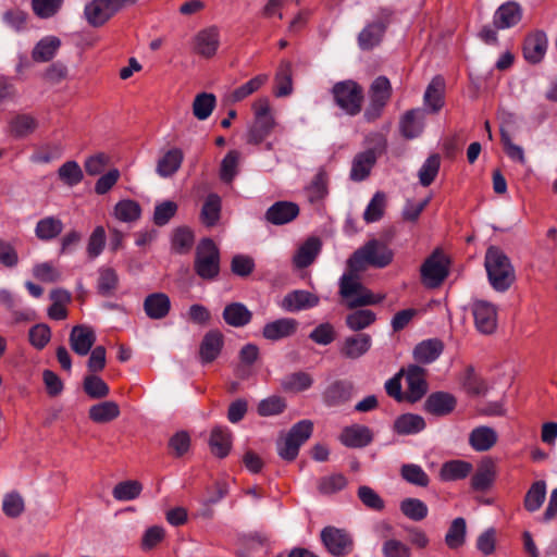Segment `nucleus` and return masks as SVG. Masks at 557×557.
Instances as JSON below:
<instances>
[{
  "instance_id": "1",
  "label": "nucleus",
  "mask_w": 557,
  "mask_h": 557,
  "mask_svg": "<svg viewBox=\"0 0 557 557\" xmlns=\"http://www.w3.org/2000/svg\"><path fill=\"white\" fill-rule=\"evenodd\" d=\"M392 260V250L377 239L369 240L349 257L346 271L338 282V293L347 308L372 306L382 301L383 296L374 295L362 284L360 272L368 265L385 268Z\"/></svg>"
},
{
  "instance_id": "2",
  "label": "nucleus",
  "mask_w": 557,
  "mask_h": 557,
  "mask_svg": "<svg viewBox=\"0 0 557 557\" xmlns=\"http://www.w3.org/2000/svg\"><path fill=\"white\" fill-rule=\"evenodd\" d=\"M484 264L492 287L497 292L508 290L516 278L508 256L500 248L490 246L485 253Z\"/></svg>"
},
{
  "instance_id": "3",
  "label": "nucleus",
  "mask_w": 557,
  "mask_h": 557,
  "mask_svg": "<svg viewBox=\"0 0 557 557\" xmlns=\"http://www.w3.org/2000/svg\"><path fill=\"white\" fill-rule=\"evenodd\" d=\"M194 271L205 281H214L220 274V250L209 237L202 238L196 247Z\"/></svg>"
},
{
  "instance_id": "4",
  "label": "nucleus",
  "mask_w": 557,
  "mask_h": 557,
  "mask_svg": "<svg viewBox=\"0 0 557 557\" xmlns=\"http://www.w3.org/2000/svg\"><path fill=\"white\" fill-rule=\"evenodd\" d=\"M313 423L311 420H301L295 423L288 433L276 441L278 456L285 461H293L297 458L299 448L312 435Z\"/></svg>"
},
{
  "instance_id": "5",
  "label": "nucleus",
  "mask_w": 557,
  "mask_h": 557,
  "mask_svg": "<svg viewBox=\"0 0 557 557\" xmlns=\"http://www.w3.org/2000/svg\"><path fill=\"white\" fill-rule=\"evenodd\" d=\"M332 92L336 104L350 115L358 114L362 109L363 90L355 81L347 79L336 83Z\"/></svg>"
},
{
  "instance_id": "6",
  "label": "nucleus",
  "mask_w": 557,
  "mask_h": 557,
  "mask_svg": "<svg viewBox=\"0 0 557 557\" xmlns=\"http://www.w3.org/2000/svg\"><path fill=\"white\" fill-rule=\"evenodd\" d=\"M421 282L428 288L442 285L449 274V261L441 249H435L422 263Z\"/></svg>"
},
{
  "instance_id": "7",
  "label": "nucleus",
  "mask_w": 557,
  "mask_h": 557,
  "mask_svg": "<svg viewBox=\"0 0 557 557\" xmlns=\"http://www.w3.org/2000/svg\"><path fill=\"white\" fill-rule=\"evenodd\" d=\"M370 103L364 111L368 121L376 120L392 96V86L387 77H376L369 90Z\"/></svg>"
},
{
  "instance_id": "8",
  "label": "nucleus",
  "mask_w": 557,
  "mask_h": 557,
  "mask_svg": "<svg viewBox=\"0 0 557 557\" xmlns=\"http://www.w3.org/2000/svg\"><path fill=\"white\" fill-rule=\"evenodd\" d=\"M321 540L327 552L335 557H345L352 552L354 541L349 533L335 527H325Z\"/></svg>"
},
{
  "instance_id": "9",
  "label": "nucleus",
  "mask_w": 557,
  "mask_h": 557,
  "mask_svg": "<svg viewBox=\"0 0 557 557\" xmlns=\"http://www.w3.org/2000/svg\"><path fill=\"white\" fill-rule=\"evenodd\" d=\"M355 395V384L348 379H336L324 388L323 404L329 408H338L348 404Z\"/></svg>"
},
{
  "instance_id": "10",
  "label": "nucleus",
  "mask_w": 557,
  "mask_h": 557,
  "mask_svg": "<svg viewBox=\"0 0 557 557\" xmlns=\"http://www.w3.org/2000/svg\"><path fill=\"white\" fill-rule=\"evenodd\" d=\"M472 314L479 332L492 334L496 330L497 311L493 304L485 300L473 301Z\"/></svg>"
},
{
  "instance_id": "11",
  "label": "nucleus",
  "mask_w": 557,
  "mask_h": 557,
  "mask_svg": "<svg viewBox=\"0 0 557 557\" xmlns=\"http://www.w3.org/2000/svg\"><path fill=\"white\" fill-rule=\"evenodd\" d=\"M425 369L418 364L408 366L404 374L407 381L406 399L410 403H417L428 392V383L425 380Z\"/></svg>"
},
{
  "instance_id": "12",
  "label": "nucleus",
  "mask_w": 557,
  "mask_h": 557,
  "mask_svg": "<svg viewBox=\"0 0 557 557\" xmlns=\"http://www.w3.org/2000/svg\"><path fill=\"white\" fill-rule=\"evenodd\" d=\"M319 302L320 298L315 294L305 289H295L283 297L281 307L287 312H298L314 308Z\"/></svg>"
},
{
  "instance_id": "13",
  "label": "nucleus",
  "mask_w": 557,
  "mask_h": 557,
  "mask_svg": "<svg viewBox=\"0 0 557 557\" xmlns=\"http://www.w3.org/2000/svg\"><path fill=\"white\" fill-rule=\"evenodd\" d=\"M372 346V337L367 333H356L345 337L339 352L346 359L356 360L364 356Z\"/></svg>"
},
{
  "instance_id": "14",
  "label": "nucleus",
  "mask_w": 557,
  "mask_h": 557,
  "mask_svg": "<svg viewBox=\"0 0 557 557\" xmlns=\"http://www.w3.org/2000/svg\"><path fill=\"white\" fill-rule=\"evenodd\" d=\"M457 406L456 397L447 392H433L431 393L424 403V411L435 416L445 417L451 413Z\"/></svg>"
},
{
  "instance_id": "15",
  "label": "nucleus",
  "mask_w": 557,
  "mask_h": 557,
  "mask_svg": "<svg viewBox=\"0 0 557 557\" xmlns=\"http://www.w3.org/2000/svg\"><path fill=\"white\" fill-rule=\"evenodd\" d=\"M96 342L95 331L87 325H75L70 334V346L78 356H86Z\"/></svg>"
},
{
  "instance_id": "16",
  "label": "nucleus",
  "mask_w": 557,
  "mask_h": 557,
  "mask_svg": "<svg viewBox=\"0 0 557 557\" xmlns=\"http://www.w3.org/2000/svg\"><path fill=\"white\" fill-rule=\"evenodd\" d=\"M339 440L346 447L363 448L372 443L373 433L367 425L352 424L343 430Z\"/></svg>"
},
{
  "instance_id": "17",
  "label": "nucleus",
  "mask_w": 557,
  "mask_h": 557,
  "mask_svg": "<svg viewBox=\"0 0 557 557\" xmlns=\"http://www.w3.org/2000/svg\"><path fill=\"white\" fill-rule=\"evenodd\" d=\"M298 325V321L293 318H281L267 323L262 329V335L268 341L277 342L294 335Z\"/></svg>"
},
{
  "instance_id": "18",
  "label": "nucleus",
  "mask_w": 557,
  "mask_h": 557,
  "mask_svg": "<svg viewBox=\"0 0 557 557\" xmlns=\"http://www.w3.org/2000/svg\"><path fill=\"white\" fill-rule=\"evenodd\" d=\"M115 14L108 0H92L85 8L87 22L94 27L106 24Z\"/></svg>"
},
{
  "instance_id": "19",
  "label": "nucleus",
  "mask_w": 557,
  "mask_h": 557,
  "mask_svg": "<svg viewBox=\"0 0 557 557\" xmlns=\"http://www.w3.org/2000/svg\"><path fill=\"white\" fill-rule=\"evenodd\" d=\"M171 309L170 297L164 293L149 294L144 300V310L148 318L161 320L165 318Z\"/></svg>"
},
{
  "instance_id": "20",
  "label": "nucleus",
  "mask_w": 557,
  "mask_h": 557,
  "mask_svg": "<svg viewBox=\"0 0 557 557\" xmlns=\"http://www.w3.org/2000/svg\"><path fill=\"white\" fill-rule=\"evenodd\" d=\"M547 38L544 32L529 35L523 44V55L531 63H539L545 55Z\"/></svg>"
},
{
  "instance_id": "21",
  "label": "nucleus",
  "mask_w": 557,
  "mask_h": 557,
  "mask_svg": "<svg viewBox=\"0 0 557 557\" xmlns=\"http://www.w3.org/2000/svg\"><path fill=\"white\" fill-rule=\"evenodd\" d=\"M225 323L233 327H243L251 322L252 312L243 302H231L222 312Z\"/></svg>"
},
{
  "instance_id": "22",
  "label": "nucleus",
  "mask_w": 557,
  "mask_h": 557,
  "mask_svg": "<svg viewBox=\"0 0 557 557\" xmlns=\"http://www.w3.org/2000/svg\"><path fill=\"white\" fill-rule=\"evenodd\" d=\"M223 343V334L220 331H209L200 344L199 354L202 362L209 363L215 360L221 352Z\"/></svg>"
},
{
  "instance_id": "23",
  "label": "nucleus",
  "mask_w": 557,
  "mask_h": 557,
  "mask_svg": "<svg viewBox=\"0 0 557 557\" xmlns=\"http://www.w3.org/2000/svg\"><path fill=\"white\" fill-rule=\"evenodd\" d=\"M426 426L423 417L414 413H403L393 423V431L398 435H414Z\"/></svg>"
},
{
  "instance_id": "24",
  "label": "nucleus",
  "mask_w": 557,
  "mask_h": 557,
  "mask_svg": "<svg viewBox=\"0 0 557 557\" xmlns=\"http://www.w3.org/2000/svg\"><path fill=\"white\" fill-rule=\"evenodd\" d=\"M445 81L442 76H435L424 94V102L430 108L431 113L438 112L445 104Z\"/></svg>"
},
{
  "instance_id": "25",
  "label": "nucleus",
  "mask_w": 557,
  "mask_h": 557,
  "mask_svg": "<svg viewBox=\"0 0 557 557\" xmlns=\"http://www.w3.org/2000/svg\"><path fill=\"white\" fill-rule=\"evenodd\" d=\"M321 240L318 237H309L296 251L294 264L298 269H305L313 263L321 250Z\"/></svg>"
},
{
  "instance_id": "26",
  "label": "nucleus",
  "mask_w": 557,
  "mask_h": 557,
  "mask_svg": "<svg viewBox=\"0 0 557 557\" xmlns=\"http://www.w3.org/2000/svg\"><path fill=\"white\" fill-rule=\"evenodd\" d=\"M218 46L219 33L215 27L203 29L195 37V51L205 58L213 57Z\"/></svg>"
},
{
  "instance_id": "27",
  "label": "nucleus",
  "mask_w": 557,
  "mask_h": 557,
  "mask_svg": "<svg viewBox=\"0 0 557 557\" xmlns=\"http://www.w3.org/2000/svg\"><path fill=\"white\" fill-rule=\"evenodd\" d=\"M209 445L211 453L219 457L225 458L232 447V433L226 426H215L211 431Z\"/></svg>"
},
{
  "instance_id": "28",
  "label": "nucleus",
  "mask_w": 557,
  "mask_h": 557,
  "mask_svg": "<svg viewBox=\"0 0 557 557\" xmlns=\"http://www.w3.org/2000/svg\"><path fill=\"white\" fill-rule=\"evenodd\" d=\"M443 349L442 341L437 338L425 339L414 347L413 358L420 363L429 364L441 356Z\"/></svg>"
},
{
  "instance_id": "29",
  "label": "nucleus",
  "mask_w": 557,
  "mask_h": 557,
  "mask_svg": "<svg viewBox=\"0 0 557 557\" xmlns=\"http://www.w3.org/2000/svg\"><path fill=\"white\" fill-rule=\"evenodd\" d=\"M522 17V11L517 2L509 1L500 5L496 12L494 26L498 29L517 25Z\"/></svg>"
},
{
  "instance_id": "30",
  "label": "nucleus",
  "mask_w": 557,
  "mask_h": 557,
  "mask_svg": "<svg viewBox=\"0 0 557 557\" xmlns=\"http://www.w3.org/2000/svg\"><path fill=\"white\" fill-rule=\"evenodd\" d=\"M376 162L374 149H368L356 156L352 162L350 177L354 181H362L369 176L371 169Z\"/></svg>"
},
{
  "instance_id": "31",
  "label": "nucleus",
  "mask_w": 557,
  "mask_h": 557,
  "mask_svg": "<svg viewBox=\"0 0 557 557\" xmlns=\"http://www.w3.org/2000/svg\"><path fill=\"white\" fill-rule=\"evenodd\" d=\"M497 442L496 432L490 426H478L469 435V444L475 451H486Z\"/></svg>"
},
{
  "instance_id": "32",
  "label": "nucleus",
  "mask_w": 557,
  "mask_h": 557,
  "mask_svg": "<svg viewBox=\"0 0 557 557\" xmlns=\"http://www.w3.org/2000/svg\"><path fill=\"white\" fill-rule=\"evenodd\" d=\"M61 47V40L58 37L51 36L39 40L33 51L32 59L34 62H49L51 61L59 48Z\"/></svg>"
},
{
  "instance_id": "33",
  "label": "nucleus",
  "mask_w": 557,
  "mask_h": 557,
  "mask_svg": "<svg viewBox=\"0 0 557 557\" xmlns=\"http://www.w3.org/2000/svg\"><path fill=\"white\" fill-rule=\"evenodd\" d=\"M120 407L115 401L108 400L89 408V419L96 423H108L120 416Z\"/></svg>"
},
{
  "instance_id": "34",
  "label": "nucleus",
  "mask_w": 557,
  "mask_h": 557,
  "mask_svg": "<svg viewBox=\"0 0 557 557\" xmlns=\"http://www.w3.org/2000/svg\"><path fill=\"white\" fill-rule=\"evenodd\" d=\"M467 539V522L462 517L455 518L445 534V544L450 549H458L465 545Z\"/></svg>"
},
{
  "instance_id": "35",
  "label": "nucleus",
  "mask_w": 557,
  "mask_h": 557,
  "mask_svg": "<svg viewBox=\"0 0 557 557\" xmlns=\"http://www.w3.org/2000/svg\"><path fill=\"white\" fill-rule=\"evenodd\" d=\"M183 159V150L180 148H172L159 159L157 172L164 177L172 176L180 169Z\"/></svg>"
},
{
  "instance_id": "36",
  "label": "nucleus",
  "mask_w": 557,
  "mask_h": 557,
  "mask_svg": "<svg viewBox=\"0 0 557 557\" xmlns=\"http://www.w3.org/2000/svg\"><path fill=\"white\" fill-rule=\"evenodd\" d=\"M495 480V466L491 460L483 461L471 479V486L475 491L484 492L491 487Z\"/></svg>"
},
{
  "instance_id": "37",
  "label": "nucleus",
  "mask_w": 557,
  "mask_h": 557,
  "mask_svg": "<svg viewBox=\"0 0 557 557\" xmlns=\"http://www.w3.org/2000/svg\"><path fill=\"white\" fill-rule=\"evenodd\" d=\"M472 465L465 460H450L443 463L440 476L443 481H457L467 478Z\"/></svg>"
},
{
  "instance_id": "38",
  "label": "nucleus",
  "mask_w": 557,
  "mask_h": 557,
  "mask_svg": "<svg viewBox=\"0 0 557 557\" xmlns=\"http://www.w3.org/2000/svg\"><path fill=\"white\" fill-rule=\"evenodd\" d=\"M546 498V483L543 480L535 481L528 490L523 506L529 512L537 511Z\"/></svg>"
},
{
  "instance_id": "39",
  "label": "nucleus",
  "mask_w": 557,
  "mask_h": 557,
  "mask_svg": "<svg viewBox=\"0 0 557 557\" xmlns=\"http://www.w3.org/2000/svg\"><path fill=\"white\" fill-rule=\"evenodd\" d=\"M275 125L273 117H255L247 135V141L251 145L261 144Z\"/></svg>"
},
{
  "instance_id": "40",
  "label": "nucleus",
  "mask_w": 557,
  "mask_h": 557,
  "mask_svg": "<svg viewBox=\"0 0 557 557\" xmlns=\"http://www.w3.org/2000/svg\"><path fill=\"white\" fill-rule=\"evenodd\" d=\"M358 308L359 307L356 308L357 310L348 313L345 318L347 327L354 332H360L367 329L376 320V315L372 310Z\"/></svg>"
},
{
  "instance_id": "41",
  "label": "nucleus",
  "mask_w": 557,
  "mask_h": 557,
  "mask_svg": "<svg viewBox=\"0 0 557 557\" xmlns=\"http://www.w3.org/2000/svg\"><path fill=\"white\" fill-rule=\"evenodd\" d=\"M401 513L412 521H421L426 518L429 508L424 502L419 498L408 497L400 502Z\"/></svg>"
},
{
  "instance_id": "42",
  "label": "nucleus",
  "mask_w": 557,
  "mask_h": 557,
  "mask_svg": "<svg viewBox=\"0 0 557 557\" xmlns=\"http://www.w3.org/2000/svg\"><path fill=\"white\" fill-rule=\"evenodd\" d=\"M281 384L286 392L299 393L309 389L313 384V379L309 373L298 371L286 375Z\"/></svg>"
},
{
  "instance_id": "43",
  "label": "nucleus",
  "mask_w": 557,
  "mask_h": 557,
  "mask_svg": "<svg viewBox=\"0 0 557 557\" xmlns=\"http://www.w3.org/2000/svg\"><path fill=\"white\" fill-rule=\"evenodd\" d=\"M97 283L98 294L103 297H110L119 286V276L112 268H100Z\"/></svg>"
},
{
  "instance_id": "44",
  "label": "nucleus",
  "mask_w": 557,
  "mask_h": 557,
  "mask_svg": "<svg viewBox=\"0 0 557 557\" xmlns=\"http://www.w3.org/2000/svg\"><path fill=\"white\" fill-rule=\"evenodd\" d=\"M386 29L385 23L382 21L369 24L358 36L360 46L363 49H370L377 45Z\"/></svg>"
},
{
  "instance_id": "45",
  "label": "nucleus",
  "mask_w": 557,
  "mask_h": 557,
  "mask_svg": "<svg viewBox=\"0 0 557 557\" xmlns=\"http://www.w3.org/2000/svg\"><path fill=\"white\" fill-rule=\"evenodd\" d=\"M216 104V98L210 92L198 94L193 101V114L198 120L208 119Z\"/></svg>"
},
{
  "instance_id": "46",
  "label": "nucleus",
  "mask_w": 557,
  "mask_h": 557,
  "mask_svg": "<svg viewBox=\"0 0 557 557\" xmlns=\"http://www.w3.org/2000/svg\"><path fill=\"white\" fill-rule=\"evenodd\" d=\"M306 194L311 206L320 205L327 195V176L324 172H319L315 175Z\"/></svg>"
},
{
  "instance_id": "47",
  "label": "nucleus",
  "mask_w": 557,
  "mask_h": 557,
  "mask_svg": "<svg viewBox=\"0 0 557 557\" xmlns=\"http://www.w3.org/2000/svg\"><path fill=\"white\" fill-rule=\"evenodd\" d=\"M240 153L237 150H230L221 162L219 177L223 183L230 184L238 171Z\"/></svg>"
},
{
  "instance_id": "48",
  "label": "nucleus",
  "mask_w": 557,
  "mask_h": 557,
  "mask_svg": "<svg viewBox=\"0 0 557 557\" xmlns=\"http://www.w3.org/2000/svg\"><path fill=\"white\" fill-rule=\"evenodd\" d=\"M83 389L91 399L106 398L110 393L109 385L96 374L85 376Z\"/></svg>"
},
{
  "instance_id": "49",
  "label": "nucleus",
  "mask_w": 557,
  "mask_h": 557,
  "mask_svg": "<svg viewBox=\"0 0 557 557\" xmlns=\"http://www.w3.org/2000/svg\"><path fill=\"white\" fill-rule=\"evenodd\" d=\"M59 180L66 186H75L84 178V173L76 161H66L58 170Z\"/></svg>"
},
{
  "instance_id": "50",
  "label": "nucleus",
  "mask_w": 557,
  "mask_h": 557,
  "mask_svg": "<svg viewBox=\"0 0 557 557\" xmlns=\"http://www.w3.org/2000/svg\"><path fill=\"white\" fill-rule=\"evenodd\" d=\"M194 233L188 227H178L172 237V249L180 255L187 253L194 245Z\"/></svg>"
},
{
  "instance_id": "51",
  "label": "nucleus",
  "mask_w": 557,
  "mask_h": 557,
  "mask_svg": "<svg viewBox=\"0 0 557 557\" xmlns=\"http://www.w3.org/2000/svg\"><path fill=\"white\" fill-rule=\"evenodd\" d=\"M293 71L289 62L281 64L280 72L276 74L277 89L275 90L276 97H285L293 91Z\"/></svg>"
},
{
  "instance_id": "52",
  "label": "nucleus",
  "mask_w": 557,
  "mask_h": 557,
  "mask_svg": "<svg viewBox=\"0 0 557 557\" xmlns=\"http://www.w3.org/2000/svg\"><path fill=\"white\" fill-rule=\"evenodd\" d=\"M400 473L404 480L417 486L425 487L430 482L425 471L414 463L404 465L400 469Z\"/></svg>"
},
{
  "instance_id": "53",
  "label": "nucleus",
  "mask_w": 557,
  "mask_h": 557,
  "mask_svg": "<svg viewBox=\"0 0 557 557\" xmlns=\"http://www.w3.org/2000/svg\"><path fill=\"white\" fill-rule=\"evenodd\" d=\"M37 126L36 120L29 115L21 114L10 122V132L14 137H25L32 134Z\"/></svg>"
},
{
  "instance_id": "54",
  "label": "nucleus",
  "mask_w": 557,
  "mask_h": 557,
  "mask_svg": "<svg viewBox=\"0 0 557 557\" xmlns=\"http://www.w3.org/2000/svg\"><path fill=\"white\" fill-rule=\"evenodd\" d=\"M268 81V76L262 74L251 78L249 82L244 84L243 86L236 88L231 94V100L233 102H238L256 92L261 88V86Z\"/></svg>"
},
{
  "instance_id": "55",
  "label": "nucleus",
  "mask_w": 557,
  "mask_h": 557,
  "mask_svg": "<svg viewBox=\"0 0 557 557\" xmlns=\"http://www.w3.org/2000/svg\"><path fill=\"white\" fill-rule=\"evenodd\" d=\"M51 338V330L45 323H38L28 331V339L30 345L37 350H42Z\"/></svg>"
},
{
  "instance_id": "56",
  "label": "nucleus",
  "mask_w": 557,
  "mask_h": 557,
  "mask_svg": "<svg viewBox=\"0 0 557 557\" xmlns=\"http://www.w3.org/2000/svg\"><path fill=\"white\" fill-rule=\"evenodd\" d=\"M62 228L63 224L59 219L46 218L37 223L36 235L40 239H52L62 232Z\"/></svg>"
},
{
  "instance_id": "57",
  "label": "nucleus",
  "mask_w": 557,
  "mask_h": 557,
  "mask_svg": "<svg viewBox=\"0 0 557 557\" xmlns=\"http://www.w3.org/2000/svg\"><path fill=\"white\" fill-rule=\"evenodd\" d=\"M463 388L472 396H479L486 392L485 382L475 373L472 367H468L462 379Z\"/></svg>"
},
{
  "instance_id": "58",
  "label": "nucleus",
  "mask_w": 557,
  "mask_h": 557,
  "mask_svg": "<svg viewBox=\"0 0 557 557\" xmlns=\"http://www.w3.org/2000/svg\"><path fill=\"white\" fill-rule=\"evenodd\" d=\"M441 165V157L438 153L431 154L419 172V180L423 186L432 184L436 177Z\"/></svg>"
},
{
  "instance_id": "59",
  "label": "nucleus",
  "mask_w": 557,
  "mask_h": 557,
  "mask_svg": "<svg viewBox=\"0 0 557 557\" xmlns=\"http://www.w3.org/2000/svg\"><path fill=\"white\" fill-rule=\"evenodd\" d=\"M347 479L342 473H336L320 479L318 490L320 493L330 495L345 488Z\"/></svg>"
},
{
  "instance_id": "60",
  "label": "nucleus",
  "mask_w": 557,
  "mask_h": 557,
  "mask_svg": "<svg viewBox=\"0 0 557 557\" xmlns=\"http://www.w3.org/2000/svg\"><path fill=\"white\" fill-rule=\"evenodd\" d=\"M143 490L138 481H124L113 488V497L117 500H132L136 498Z\"/></svg>"
},
{
  "instance_id": "61",
  "label": "nucleus",
  "mask_w": 557,
  "mask_h": 557,
  "mask_svg": "<svg viewBox=\"0 0 557 557\" xmlns=\"http://www.w3.org/2000/svg\"><path fill=\"white\" fill-rule=\"evenodd\" d=\"M255 261L247 255H235L231 260V271L234 275L239 277L249 276L255 270Z\"/></svg>"
},
{
  "instance_id": "62",
  "label": "nucleus",
  "mask_w": 557,
  "mask_h": 557,
  "mask_svg": "<svg viewBox=\"0 0 557 557\" xmlns=\"http://www.w3.org/2000/svg\"><path fill=\"white\" fill-rule=\"evenodd\" d=\"M358 497L360 502L369 509L381 511L384 509L385 504L381 496L370 486L361 485L358 488Z\"/></svg>"
},
{
  "instance_id": "63",
  "label": "nucleus",
  "mask_w": 557,
  "mask_h": 557,
  "mask_svg": "<svg viewBox=\"0 0 557 557\" xmlns=\"http://www.w3.org/2000/svg\"><path fill=\"white\" fill-rule=\"evenodd\" d=\"M286 408L284 398L280 396H271L262 399L258 405V413L261 417L280 414Z\"/></svg>"
},
{
  "instance_id": "64",
  "label": "nucleus",
  "mask_w": 557,
  "mask_h": 557,
  "mask_svg": "<svg viewBox=\"0 0 557 557\" xmlns=\"http://www.w3.org/2000/svg\"><path fill=\"white\" fill-rule=\"evenodd\" d=\"M384 557H411L410 547L396 539H388L382 545Z\"/></svg>"
}]
</instances>
